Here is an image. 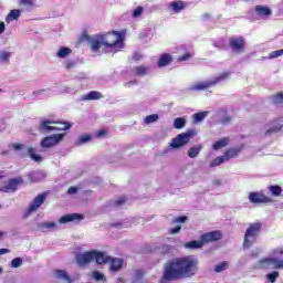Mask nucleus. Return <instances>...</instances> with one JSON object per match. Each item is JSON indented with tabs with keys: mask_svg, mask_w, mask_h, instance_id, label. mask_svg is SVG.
Here are the masks:
<instances>
[{
	"mask_svg": "<svg viewBox=\"0 0 283 283\" xmlns=\"http://www.w3.org/2000/svg\"><path fill=\"white\" fill-rule=\"evenodd\" d=\"M91 52L95 56L105 54H116L125 48V38L120 31H112L103 34L94 35L88 40Z\"/></svg>",
	"mask_w": 283,
	"mask_h": 283,
	"instance_id": "1",
	"label": "nucleus"
},
{
	"mask_svg": "<svg viewBox=\"0 0 283 283\" xmlns=\"http://www.w3.org/2000/svg\"><path fill=\"white\" fill-rule=\"evenodd\" d=\"M198 258L193 255L177 258L171 260L165 270L164 277L169 282L171 280H182V277H192L198 273Z\"/></svg>",
	"mask_w": 283,
	"mask_h": 283,
	"instance_id": "2",
	"label": "nucleus"
},
{
	"mask_svg": "<svg viewBox=\"0 0 283 283\" xmlns=\"http://www.w3.org/2000/svg\"><path fill=\"white\" fill-rule=\"evenodd\" d=\"M94 260L96 264H107V262H109V256L96 250L83 252L76 255L78 266H85L86 264L94 262Z\"/></svg>",
	"mask_w": 283,
	"mask_h": 283,
	"instance_id": "3",
	"label": "nucleus"
},
{
	"mask_svg": "<svg viewBox=\"0 0 283 283\" xmlns=\"http://www.w3.org/2000/svg\"><path fill=\"white\" fill-rule=\"evenodd\" d=\"M252 269L255 271H281L283 269V260L275 256L263 258L256 261Z\"/></svg>",
	"mask_w": 283,
	"mask_h": 283,
	"instance_id": "4",
	"label": "nucleus"
},
{
	"mask_svg": "<svg viewBox=\"0 0 283 283\" xmlns=\"http://www.w3.org/2000/svg\"><path fill=\"white\" fill-rule=\"evenodd\" d=\"M230 73H222L218 76H214L210 80L197 82L189 86L190 92H202L205 90H209V87H214V85H218V83H222L229 78Z\"/></svg>",
	"mask_w": 283,
	"mask_h": 283,
	"instance_id": "5",
	"label": "nucleus"
},
{
	"mask_svg": "<svg viewBox=\"0 0 283 283\" xmlns=\"http://www.w3.org/2000/svg\"><path fill=\"white\" fill-rule=\"evenodd\" d=\"M260 231H262V223H251L245 231L243 249H251L253 244H255V240H258V235H260Z\"/></svg>",
	"mask_w": 283,
	"mask_h": 283,
	"instance_id": "6",
	"label": "nucleus"
},
{
	"mask_svg": "<svg viewBox=\"0 0 283 283\" xmlns=\"http://www.w3.org/2000/svg\"><path fill=\"white\" fill-rule=\"evenodd\" d=\"M196 130L190 129L185 133L178 134L175 138L171 139V143L169 145L170 149H182L185 145H189V142L193 136H196Z\"/></svg>",
	"mask_w": 283,
	"mask_h": 283,
	"instance_id": "7",
	"label": "nucleus"
},
{
	"mask_svg": "<svg viewBox=\"0 0 283 283\" xmlns=\"http://www.w3.org/2000/svg\"><path fill=\"white\" fill-rule=\"evenodd\" d=\"M13 149L15 151H19L22 149L21 156L25 158V156H30L31 160L34 163H41L43 160V157L41 155H36V148L32 146H24L22 144H13Z\"/></svg>",
	"mask_w": 283,
	"mask_h": 283,
	"instance_id": "8",
	"label": "nucleus"
},
{
	"mask_svg": "<svg viewBox=\"0 0 283 283\" xmlns=\"http://www.w3.org/2000/svg\"><path fill=\"white\" fill-rule=\"evenodd\" d=\"M52 125H56V122L54 120H50V119H44L40 122V126H39V132L44 133V132H67V129H70V127H72L71 124L64 123L63 127H56V126H52Z\"/></svg>",
	"mask_w": 283,
	"mask_h": 283,
	"instance_id": "9",
	"label": "nucleus"
},
{
	"mask_svg": "<svg viewBox=\"0 0 283 283\" xmlns=\"http://www.w3.org/2000/svg\"><path fill=\"white\" fill-rule=\"evenodd\" d=\"M65 136H66L65 133L46 136L42 139L41 147H43V149H50V147H56V145H60L61 143H63V139L65 138Z\"/></svg>",
	"mask_w": 283,
	"mask_h": 283,
	"instance_id": "10",
	"label": "nucleus"
},
{
	"mask_svg": "<svg viewBox=\"0 0 283 283\" xmlns=\"http://www.w3.org/2000/svg\"><path fill=\"white\" fill-rule=\"evenodd\" d=\"M48 198V193L43 192L41 195H38L30 203L29 209L24 212L23 218H29V216H32L42 205L45 202Z\"/></svg>",
	"mask_w": 283,
	"mask_h": 283,
	"instance_id": "11",
	"label": "nucleus"
},
{
	"mask_svg": "<svg viewBox=\"0 0 283 283\" xmlns=\"http://www.w3.org/2000/svg\"><path fill=\"white\" fill-rule=\"evenodd\" d=\"M248 199L252 205H269L273 201L262 192H250Z\"/></svg>",
	"mask_w": 283,
	"mask_h": 283,
	"instance_id": "12",
	"label": "nucleus"
},
{
	"mask_svg": "<svg viewBox=\"0 0 283 283\" xmlns=\"http://www.w3.org/2000/svg\"><path fill=\"white\" fill-rule=\"evenodd\" d=\"M229 45L232 52H235L237 54H242V52H244V38H230Z\"/></svg>",
	"mask_w": 283,
	"mask_h": 283,
	"instance_id": "13",
	"label": "nucleus"
},
{
	"mask_svg": "<svg viewBox=\"0 0 283 283\" xmlns=\"http://www.w3.org/2000/svg\"><path fill=\"white\" fill-rule=\"evenodd\" d=\"M222 239V233L220 231H211L205 234H201L200 240L202 244H209V242H218Z\"/></svg>",
	"mask_w": 283,
	"mask_h": 283,
	"instance_id": "14",
	"label": "nucleus"
},
{
	"mask_svg": "<svg viewBox=\"0 0 283 283\" xmlns=\"http://www.w3.org/2000/svg\"><path fill=\"white\" fill-rule=\"evenodd\" d=\"M21 179H10L7 185L0 188V191L3 193H12L19 187Z\"/></svg>",
	"mask_w": 283,
	"mask_h": 283,
	"instance_id": "15",
	"label": "nucleus"
},
{
	"mask_svg": "<svg viewBox=\"0 0 283 283\" xmlns=\"http://www.w3.org/2000/svg\"><path fill=\"white\" fill-rule=\"evenodd\" d=\"M83 220V216L78 213L65 214L60 218V224H67V222H76Z\"/></svg>",
	"mask_w": 283,
	"mask_h": 283,
	"instance_id": "16",
	"label": "nucleus"
},
{
	"mask_svg": "<svg viewBox=\"0 0 283 283\" xmlns=\"http://www.w3.org/2000/svg\"><path fill=\"white\" fill-rule=\"evenodd\" d=\"M254 10L258 14V17H261V19H266V17H271L273 14V11L266 6H255Z\"/></svg>",
	"mask_w": 283,
	"mask_h": 283,
	"instance_id": "17",
	"label": "nucleus"
},
{
	"mask_svg": "<svg viewBox=\"0 0 283 283\" xmlns=\"http://www.w3.org/2000/svg\"><path fill=\"white\" fill-rule=\"evenodd\" d=\"M107 262H111L109 271H112L113 273H118V271L123 269V259H112L108 256Z\"/></svg>",
	"mask_w": 283,
	"mask_h": 283,
	"instance_id": "18",
	"label": "nucleus"
},
{
	"mask_svg": "<svg viewBox=\"0 0 283 283\" xmlns=\"http://www.w3.org/2000/svg\"><path fill=\"white\" fill-rule=\"evenodd\" d=\"M185 249H190V250H198V249H202V247H205V244L202 243V239L198 240H192L189 242H186L184 244Z\"/></svg>",
	"mask_w": 283,
	"mask_h": 283,
	"instance_id": "19",
	"label": "nucleus"
},
{
	"mask_svg": "<svg viewBox=\"0 0 283 283\" xmlns=\"http://www.w3.org/2000/svg\"><path fill=\"white\" fill-rule=\"evenodd\" d=\"M99 98H103V94L97 91H92L82 96V101H99Z\"/></svg>",
	"mask_w": 283,
	"mask_h": 283,
	"instance_id": "20",
	"label": "nucleus"
},
{
	"mask_svg": "<svg viewBox=\"0 0 283 283\" xmlns=\"http://www.w3.org/2000/svg\"><path fill=\"white\" fill-rule=\"evenodd\" d=\"M54 275L57 280H64V282L72 283V279L65 270H54Z\"/></svg>",
	"mask_w": 283,
	"mask_h": 283,
	"instance_id": "21",
	"label": "nucleus"
},
{
	"mask_svg": "<svg viewBox=\"0 0 283 283\" xmlns=\"http://www.w3.org/2000/svg\"><path fill=\"white\" fill-rule=\"evenodd\" d=\"M238 154H240V148H230L223 154V158L226 163H229L231 158H238Z\"/></svg>",
	"mask_w": 283,
	"mask_h": 283,
	"instance_id": "22",
	"label": "nucleus"
},
{
	"mask_svg": "<svg viewBox=\"0 0 283 283\" xmlns=\"http://www.w3.org/2000/svg\"><path fill=\"white\" fill-rule=\"evenodd\" d=\"M87 143H92V135H88V134L81 135L75 140V147H81L83 145H87Z\"/></svg>",
	"mask_w": 283,
	"mask_h": 283,
	"instance_id": "23",
	"label": "nucleus"
},
{
	"mask_svg": "<svg viewBox=\"0 0 283 283\" xmlns=\"http://www.w3.org/2000/svg\"><path fill=\"white\" fill-rule=\"evenodd\" d=\"M21 17V10L20 9H13L9 12V14L6 18V23H12V21H17Z\"/></svg>",
	"mask_w": 283,
	"mask_h": 283,
	"instance_id": "24",
	"label": "nucleus"
},
{
	"mask_svg": "<svg viewBox=\"0 0 283 283\" xmlns=\"http://www.w3.org/2000/svg\"><path fill=\"white\" fill-rule=\"evenodd\" d=\"M202 151V144L195 145L188 149V156L190 158H198V155Z\"/></svg>",
	"mask_w": 283,
	"mask_h": 283,
	"instance_id": "25",
	"label": "nucleus"
},
{
	"mask_svg": "<svg viewBox=\"0 0 283 283\" xmlns=\"http://www.w3.org/2000/svg\"><path fill=\"white\" fill-rule=\"evenodd\" d=\"M219 122L222 123V125H229L231 123V116L227 113V111L222 109L218 113Z\"/></svg>",
	"mask_w": 283,
	"mask_h": 283,
	"instance_id": "26",
	"label": "nucleus"
},
{
	"mask_svg": "<svg viewBox=\"0 0 283 283\" xmlns=\"http://www.w3.org/2000/svg\"><path fill=\"white\" fill-rule=\"evenodd\" d=\"M272 127L265 132V136H271V134H277L282 129V124L277 120L272 122Z\"/></svg>",
	"mask_w": 283,
	"mask_h": 283,
	"instance_id": "27",
	"label": "nucleus"
},
{
	"mask_svg": "<svg viewBox=\"0 0 283 283\" xmlns=\"http://www.w3.org/2000/svg\"><path fill=\"white\" fill-rule=\"evenodd\" d=\"M187 125V119L185 117H177L172 122V127L175 129H182Z\"/></svg>",
	"mask_w": 283,
	"mask_h": 283,
	"instance_id": "28",
	"label": "nucleus"
},
{
	"mask_svg": "<svg viewBox=\"0 0 283 283\" xmlns=\"http://www.w3.org/2000/svg\"><path fill=\"white\" fill-rule=\"evenodd\" d=\"M209 116V111H203L192 115L193 123H202Z\"/></svg>",
	"mask_w": 283,
	"mask_h": 283,
	"instance_id": "29",
	"label": "nucleus"
},
{
	"mask_svg": "<svg viewBox=\"0 0 283 283\" xmlns=\"http://www.w3.org/2000/svg\"><path fill=\"white\" fill-rule=\"evenodd\" d=\"M185 8V2L182 1H172L170 2V10H172V12H181V10Z\"/></svg>",
	"mask_w": 283,
	"mask_h": 283,
	"instance_id": "30",
	"label": "nucleus"
},
{
	"mask_svg": "<svg viewBox=\"0 0 283 283\" xmlns=\"http://www.w3.org/2000/svg\"><path fill=\"white\" fill-rule=\"evenodd\" d=\"M70 54H72V49L66 48V46H62L60 48V50L56 53V56L59 59H65L66 56H70Z\"/></svg>",
	"mask_w": 283,
	"mask_h": 283,
	"instance_id": "31",
	"label": "nucleus"
},
{
	"mask_svg": "<svg viewBox=\"0 0 283 283\" xmlns=\"http://www.w3.org/2000/svg\"><path fill=\"white\" fill-rule=\"evenodd\" d=\"M229 145V138L224 137L218 142H216L212 146V149L218 151V149H222V147H227Z\"/></svg>",
	"mask_w": 283,
	"mask_h": 283,
	"instance_id": "32",
	"label": "nucleus"
},
{
	"mask_svg": "<svg viewBox=\"0 0 283 283\" xmlns=\"http://www.w3.org/2000/svg\"><path fill=\"white\" fill-rule=\"evenodd\" d=\"M10 59H12V52L10 51H0V63H10Z\"/></svg>",
	"mask_w": 283,
	"mask_h": 283,
	"instance_id": "33",
	"label": "nucleus"
},
{
	"mask_svg": "<svg viewBox=\"0 0 283 283\" xmlns=\"http://www.w3.org/2000/svg\"><path fill=\"white\" fill-rule=\"evenodd\" d=\"M169 63H171V55H169V54L161 55L158 61L159 67H165V66L169 65Z\"/></svg>",
	"mask_w": 283,
	"mask_h": 283,
	"instance_id": "34",
	"label": "nucleus"
},
{
	"mask_svg": "<svg viewBox=\"0 0 283 283\" xmlns=\"http://www.w3.org/2000/svg\"><path fill=\"white\" fill-rule=\"evenodd\" d=\"M277 277H280V272L277 271L270 272L265 275V280L270 283L277 282Z\"/></svg>",
	"mask_w": 283,
	"mask_h": 283,
	"instance_id": "35",
	"label": "nucleus"
},
{
	"mask_svg": "<svg viewBox=\"0 0 283 283\" xmlns=\"http://www.w3.org/2000/svg\"><path fill=\"white\" fill-rule=\"evenodd\" d=\"M229 269V262L223 261L214 266V273H222V271H227Z\"/></svg>",
	"mask_w": 283,
	"mask_h": 283,
	"instance_id": "36",
	"label": "nucleus"
},
{
	"mask_svg": "<svg viewBox=\"0 0 283 283\" xmlns=\"http://www.w3.org/2000/svg\"><path fill=\"white\" fill-rule=\"evenodd\" d=\"M227 163V159H224V156H219L217 158H214L211 163H210V167H220V165Z\"/></svg>",
	"mask_w": 283,
	"mask_h": 283,
	"instance_id": "37",
	"label": "nucleus"
},
{
	"mask_svg": "<svg viewBox=\"0 0 283 283\" xmlns=\"http://www.w3.org/2000/svg\"><path fill=\"white\" fill-rule=\"evenodd\" d=\"M143 12H145V8L143 7L135 8L132 12L133 19H140V17H143Z\"/></svg>",
	"mask_w": 283,
	"mask_h": 283,
	"instance_id": "38",
	"label": "nucleus"
},
{
	"mask_svg": "<svg viewBox=\"0 0 283 283\" xmlns=\"http://www.w3.org/2000/svg\"><path fill=\"white\" fill-rule=\"evenodd\" d=\"M39 229H42V231H44V229H56V223L55 222H42L38 224Z\"/></svg>",
	"mask_w": 283,
	"mask_h": 283,
	"instance_id": "39",
	"label": "nucleus"
},
{
	"mask_svg": "<svg viewBox=\"0 0 283 283\" xmlns=\"http://www.w3.org/2000/svg\"><path fill=\"white\" fill-rule=\"evenodd\" d=\"M10 266H11V269H19V268L23 266V259H21V258H14V259L11 261Z\"/></svg>",
	"mask_w": 283,
	"mask_h": 283,
	"instance_id": "40",
	"label": "nucleus"
},
{
	"mask_svg": "<svg viewBox=\"0 0 283 283\" xmlns=\"http://www.w3.org/2000/svg\"><path fill=\"white\" fill-rule=\"evenodd\" d=\"M134 72L136 76H145V74H147V66H136Z\"/></svg>",
	"mask_w": 283,
	"mask_h": 283,
	"instance_id": "41",
	"label": "nucleus"
},
{
	"mask_svg": "<svg viewBox=\"0 0 283 283\" xmlns=\"http://www.w3.org/2000/svg\"><path fill=\"white\" fill-rule=\"evenodd\" d=\"M269 189H270L272 196H276V197L282 196V187H280V186H270Z\"/></svg>",
	"mask_w": 283,
	"mask_h": 283,
	"instance_id": "42",
	"label": "nucleus"
},
{
	"mask_svg": "<svg viewBox=\"0 0 283 283\" xmlns=\"http://www.w3.org/2000/svg\"><path fill=\"white\" fill-rule=\"evenodd\" d=\"M272 103H274V105H280V103H283V94L282 93H277L275 95H273L271 97Z\"/></svg>",
	"mask_w": 283,
	"mask_h": 283,
	"instance_id": "43",
	"label": "nucleus"
},
{
	"mask_svg": "<svg viewBox=\"0 0 283 283\" xmlns=\"http://www.w3.org/2000/svg\"><path fill=\"white\" fill-rule=\"evenodd\" d=\"M156 120H158V114H153V115H148L146 118H145V123L147 125L151 124V123H156Z\"/></svg>",
	"mask_w": 283,
	"mask_h": 283,
	"instance_id": "44",
	"label": "nucleus"
},
{
	"mask_svg": "<svg viewBox=\"0 0 283 283\" xmlns=\"http://www.w3.org/2000/svg\"><path fill=\"white\" fill-rule=\"evenodd\" d=\"M279 56H283V49L273 51L269 54V59H279Z\"/></svg>",
	"mask_w": 283,
	"mask_h": 283,
	"instance_id": "45",
	"label": "nucleus"
},
{
	"mask_svg": "<svg viewBox=\"0 0 283 283\" xmlns=\"http://www.w3.org/2000/svg\"><path fill=\"white\" fill-rule=\"evenodd\" d=\"M93 277L96 282H103V280H105V275L101 272H94Z\"/></svg>",
	"mask_w": 283,
	"mask_h": 283,
	"instance_id": "46",
	"label": "nucleus"
},
{
	"mask_svg": "<svg viewBox=\"0 0 283 283\" xmlns=\"http://www.w3.org/2000/svg\"><path fill=\"white\" fill-rule=\"evenodd\" d=\"M126 200L127 199H125V197H120L119 199L114 201V207H123V205H125Z\"/></svg>",
	"mask_w": 283,
	"mask_h": 283,
	"instance_id": "47",
	"label": "nucleus"
},
{
	"mask_svg": "<svg viewBox=\"0 0 283 283\" xmlns=\"http://www.w3.org/2000/svg\"><path fill=\"white\" fill-rule=\"evenodd\" d=\"M272 255H274V258H277V255H283V248H276L274 250H272Z\"/></svg>",
	"mask_w": 283,
	"mask_h": 283,
	"instance_id": "48",
	"label": "nucleus"
},
{
	"mask_svg": "<svg viewBox=\"0 0 283 283\" xmlns=\"http://www.w3.org/2000/svg\"><path fill=\"white\" fill-rule=\"evenodd\" d=\"M143 280V272L136 271L134 274V282H140Z\"/></svg>",
	"mask_w": 283,
	"mask_h": 283,
	"instance_id": "49",
	"label": "nucleus"
},
{
	"mask_svg": "<svg viewBox=\"0 0 283 283\" xmlns=\"http://www.w3.org/2000/svg\"><path fill=\"white\" fill-rule=\"evenodd\" d=\"M182 229V227L181 226H177V227H175V228H171L170 230H169V233L171 234V235H176V233H180V230Z\"/></svg>",
	"mask_w": 283,
	"mask_h": 283,
	"instance_id": "50",
	"label": "nucleus"
},
{
	"mask_svg": "<svg viewBox=\"0 0 283 283\" xmlns=\"http://www.w3.org/2000/svg\"><path fill=\"white\" fill-rule=\"evenodd\" d=\"M174 224H178L180 222H187V217H177L172 220Z\"/></svg>",
	"mask_w": 283,
	"mask_h": 283,
	"instance_id": "51",
	"label": "nucleus"
},
{
	"mask_svg": "<svg viewBox=\"0 0 283 283\" xmlns=\"http://www.w3.org/2000/svg\"><path fill=\"white\" fill-rule=\"evenodd\" d=\"M260 253H262V250L256 248L251 252V258H258V255H260Z\"/></svg>",
	"mask_w": 283,
	"mask_h": 283,
	"instance_id": "52",
	"label": "nucleus"
},
{
	"mask_svg": "<svg viewBox=\"0 0 283 283\" xmlns=\"http://www.w3.org/2000/svg\"><path fill=\"white\" fill-rule=\"evenodd\" d=\"M21 6H34L33 0H20Z\"/></svg>",
	"mask_w": 283,
	"mask_h": 283,
	"instance_id": "53",
	"label": "nucleus"
},
{
	"mask_svg": "<svg viewBox=\"0 0 283 283\" xmlns=\"http://www.w3.org/2000/svg\"><path fill=\"white\" fill-rule=\"evenodd\" d=\"M77 191H78V188L71 187V188H69L67 193H69V196H74V193H77Z\"/></svg>",
	"mask_w": 283,
	"mask_h": 283,
	"instance_id": "54",
	"label": "nucleus"
},
{
	"mask_svg": "<svg viewBox=\"0 0 283 283\" xmlns=\"http://www.w3.org/2000/svg\"><path fill=\"white\" fill-rule=\"evenodd\" d=\"M189 59H191V54L186 53V54L179 56L178 61H189Z\"/></svg>",
	"mask_w": 283,
	"mask_h": 283,
	"instance_id": "55",
	"label": "nucleus"
},
{
	"mask_svg": "<svg viewBox=\"0 0 283 283\" xmlns=\"http://www.w3.org/2000/svg\"><path fill=\"white\" fill-rule=\"evenodd\" d=\"M74 65H75L74 62H66L65 63V69L66 70H72V67H74Z\"/></svg>",
	"mask_w": 283,
	"mask_h": 283,
	"instance_id": "56",
	"label": "nucleus"
},
{
	"mask_svg": "<svg viewBox=\"0 0 283 283\" xmlns=\"http://www.w3.org/2000/svg\"><path fill=\"white\" fill-rule=\"evenodd\" d=\"M96 138H103V136H105V130H98L96 134H95Z\"/></svg>",
	"mask_w": 283,
	"mask_h": 283,
	"instance_id": "57",
	"label": "nucleus"
},
{
	"mask_svg": "<svg viewBox=\"0 0 283 283\" xmlns=\"http://www.w3.org/2000/svg\"><path fill=\"white\" fill-rule=\"evenodd\" d=\"M137 81L136 80H134V81H130V82H127L126 84H125V87H132V85H137Z\"/></svg>",
	"mask_w": 283,
	"mask_h": 283,
	"instance_id": "58",
	"label": "nucleus"
},
{
	"mask_svg": "<svg viewBox=\"0 0 283 283\" xmlns=\"http://www.w3.org/2000/svg\"><path fill=\"white\" fill-rule=\"evenodd\" d=\"M6 32V23L0 22V34H3Z\"/></svg>",
	"mask_w": 283,
	"mask_h": 283,
	"instance_id": "59",
	"label": "nucleus"
},
{
	"mask_svg": "<svg viewBox=\"0 0 283 283\" xmlns=\"http://www.w3.org/2000/svg\"><path fill=\"white\" fill-rule=\"evenodd\" d=\"M6 253H10L9 249H0V255H6Z\"/></svg>",
	"mask_w": 283,
	"mask_h": 283,
	"instance_id": "60",
	"label": "nucleus"
},
{
	"mask_svg": "<svg viewBox=\"0 0 283 283\" xmlns=\"http://www.w3.org/2000/svg\"><path fill=\"white\" fill-rule=\"evenodd\" d=\"M133 59H135V61H140L142 55H140L139 53H135V54L133 55Z\"/></svg>",
	"mask_w": 283,
	"mask_h": 283,
	"instance_id": "61",
	"label": "nucleus"
},
{
	"mask_svg": "<svg viewBox=\"0 0 283 283\" xmlns=\"http://www.w3.org/2000/svg\"><path fill=\"white\" fill-rule=\"evenodd\" d=\"M8 235V233L6 232H0V241L3 240V238H6Z\"/></svg>",
	"mask_w": 283,
	"mask_h": 283,
	"instance_id": "62",
	"label": "nucleus"
},
{
	"mask_svg": "<svg viewBox=\"0 0 283 283\" xmlns=\"http://www.w3.org/2000/svg\"><path fill=\"white\" fill-rule=\"evenodd\" d=\"M43 92H45V90L36 91V92H34V94H35L36 96H39V94H43Z\"/></svg>",
	"mask_w": 283,
	"mask_h": 283,
	"instance_id": "63",
	"label": "nucleus"
},
{
	"mask_svg": "<svg viewBox=\"0 0 283 283\" xmlns=\"http://www.w3.org/2000/svg\"><path fill=\"white\" fill-rule=\"evenodd\" d=\"M203 19H209V17H211L209 13H205L203 15Z\"/></svg>",
	"mask_w": 283,
	"mask_h": 283,
	"instance_id": "64",
	"label": "nucleus"
}]
</instances>
